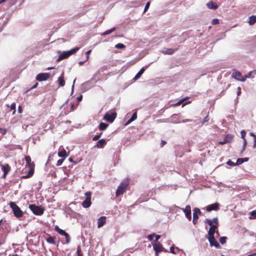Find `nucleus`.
Wrapping results in <instances>:
<instances>
[{
	"instance_id": "8fccbe9b",
	"label": "nucleus",
	"mask_w": 256,
	"mask_h": 256,
	"mask_svg": "<svg viewBox=\"0 0 256 256\" xmlns=\"http://www.w3.org/2000/svg\"><path fill=\"white\" fill-rule=\"evenodd\" d=\"M175 248L174 246H172L170 248V252L174 254H176V252H175Z\"/></svg>"
},
{
	"instance_id": "1a4fd4ad",
	"label": "nucleus",
	"mask_w": 256,
	"mask_h": 256,
	"mask_svg": "<svg viewBox=\"0 0 256 256\" xmlns=\"http://www.w3.org/2000/svg\"><path fill=\"white\" fill-rule=\"evenodd\" d=\"M153 248L155 251L156 256H158V254L162 251L163 246L160 242L152 243Z\"/></svg>"
},
{
	"instance_id": "4468645a",
	"label": "nucleus",
	"mask_w": 256,
	"mask_h": 256,
	"mask_svg": "<svg viewBox=\"0 0 256 256\" xmlns=\"http://www.w3.org/2000/svg\"><path fill=\"white\" fill-rule=\"evenodd\" d=\"M106 217L104 216H100L98 220V227L100 228L104 226L106 222Z\"/></svg>"
},
{
	"instance_id": "0e129e2a",
	"label": "nucleus",
	"mask_w": 256,
	"mask_h": 256,
	"mask_svg": "<svg viewBox=\"0 0 256 256\" xmlns=\"http://www.w3.org/2000/svg\"><path fill=\"white\" fill-rule=\"evenodd\" d=\"M238 92H237V94L238 95H240V94L241 92V88L240 87H238Z\"/></svg>"
},
{
	"instance_id": "f257e3e1",
	"label": "nucleus",
	"mask_w": 256,
	"mask_h": 256,
	"mask_svg": "<svg viewBox=\"0 0 256 256\" xmlns=\"http://www.w3.org/2000/svg\"><path fill=\"white\" fill-rule=\"evenodd\" d=\"M24 159L26 161V166L29 168V170L28 173L26 176H22L24 178H28L32 176L34 174V162H31V158L30 156H26L24 157Z\"/></svg>"
},
{
	"instance_id": "f8f14e48",
	"label": "nucleus",
	"mask_w": 256,
	"mask_h": 256,
	"mask_svg": "<svg viewBox=\"0 0 256 256\" xmlns=\"http://www.w3.org/2000/svg\"><path fill=\"white\" fill-rule=\"evenodd\" d=\"M182 210L185 214L186 217L189 220H190L192 219L190 206V205H187L184 208L182 209Z\"/></svg>"
},
{
	"instance_id": "aec40b11",
	"label": "nucleus",
	"mask_w": 256,
	"mask_h": 256,
	"mask_svg": "<svg viewBox=\"0 0 256 256\" xmlns=\"http://www.w3.org/2000/svg\"><path fill=\"white\" fill-rule=\"evenodd\" d=\"M70 56L68 53L67 51L63 52L60 55L58 58V61H60Z\"/></svg>"
},
{
	"instance_id": "2eb2a0df",
	"label": "nucleus",
	"mask_w": 256,
	"mask_h": 256,
	"mask_svg": "<svg viewBox=\"0 0 256 256\" xmlns=\"http://www.w3.org/2000/svg\"><path fill=\"white\" fill-rule=\"evenodd\" d=\"M106 140L104 139H101L96 142L95 146H96L98 148H102L104 147V146L106 145Z\"/></svg>"
},
{
	"instance_id": "f03ea898",
	"label": "nucleus",
	"mask_w": 256,
	"mask_h": 256,
	"mask_svg": "<svg viewBox=\"0 0 256 256\" xmlns=\"http://www.w3.org/2000/svg\"><path fill=\"white\" fill-rule=\"evenodd\" d=\"M10 208L12 209L14 216L17 218H20L23 216V212L20 207L13 202L9 203Z\"/></svg>"
},
{
	"instance_id": "0eeeda50",
	"label": "nucleus",
	"mask_w": 256,
	"mask_h": 256,
	"mask_svg": "<svg viewBox=\"0 0 256 256\" xmlns=\"http://www.w3.org/2000/svg\"><path fill=\"white\" fill-rule=\"evenodd\" d=\"M85 196H86V200L82 202V206L84 208H89L91 204V196L92 192H86L84 194Z\"/></svg>"
},
{
	"instance_id": "bf43d9fd",
	"label": "nucleus",
	"mask_w": 256,
	"mask_h": 256,
	"mask_svg": "<svg viewBox=\"0 0 256 256\" xmlns=\"http://www.w3.org/2000/svg\"><path fill=\"white\" fill-rule=\"evenodd\" d=\"M22 108L21 106H19L18 107V112L19 113H22Z\"/></svg>"
},
{
	"instance_id": "ddd939ff",
	"label": "nucleus",
	"mask_w": 256,
	"mask_h": 256,
	"mask_svg": "<svg viewBox=\"0 0 256 256\" xmlns=\"http://www.w3.org/2000/svg\"><path fill=\"white\" fill-rule=\"evenodd\" d=\"M206 208L208 212L218 210L220 209V204L218 203H214L209 204L206 207Z\"/></svg>"
},
{
	"instance_id": "79ce46f5",
	"label": "nucleus",
	"mask_w": 256,
	"mask_h": 256,
	"mask_svg": "<svg viewBox=\"0 0 256 256\" xmlns=\"http://www.w3.org/2000/svg\"><path fill=\"white\" fill-rule=\"evenodd\" d=\"M64 158H62V159L58 160L57 161V162L56 164V166H61L62 164V162H64Z\"/></svg>"
},
{
	"instance_id": "09e8293b",
	"label": "nucleus",
	"mask_w": 256,
	"mask_h": 256,
	"mask_svg": "<svg viewBox=\"0 0 256 256\" xmlns=\"http://www.w3.org/2000/svg\"><path fill=\"white\" fill-rule=\"evenodd\" d=\"M243 140H244V145H243L242 149V152L244 150L246 146V138L243 139Z\"/></svg>"
},
{
	"instance_id": "680f3d73",
	"label": "nucleus",
	"mask_w": 256,
	"mask_h": 256,
	"mask_svg": "<svg viewBox=\"0 0 256 256\" xmlns=\"http://www.w3.org/2000/svg\"><path fill=\"white\" fill-rule=\"evenodd\" d=\"M218 143H219L220 144H222H222H226L227 142L225 141L224 140L223 141L219 142Z\"/></svg>"
},
{
	"instance_id": "49530a36",
	"label": "nucleus",
	"mask_w": 256,
	"mask_h": 256,
	"mask_svg": "<svg viewBox=\"0 0 256 256\" xmlns=\"http://www.w3.org/2000/svg\"><path fill=\"white\" fill-rule=\"evenodd\" d=\"M150 2H147V3L146 4L144 8V12H146L148 10V8L150 7Z\"/></svg>"
},
{
	"instance_id": "c756f323",
	"label": "nucleus",
	"mask_w": 256,
	"mask_h": 256,
	"mask_svg": "<svg viewBox=\"0 0 256 256\" xmlns=\"http://www.w3.org/2000/svg\"><path fill=\"white\" fill-rule=\"evenodd\" d=\"M188 98V97H186L184 98H182V100H180L176 104H174V106H180L181 104H182L185 100H186Z\"/></svg>"
},
{
	"instance_id": "412c9836",
	"label": "nucleus",
	"mask_w": 256,
	"mask_h": 256,
	"mask_svg": "<svg viewBox=\"0 0 256 256\" xmlns=\"http://www.w3.org/2000/svg\"><path fill=\"white\" fill-rule=\"evenodd\" d=\"M234 135L231 134H228L225 136L224 140L227 143H230L232 141Z\"/></svg>"
},
{
	"instance_id": "052dcab7",
	"label": "nucleus",
	"mask_w": 256,
	"mask_h": 256,
	"mask_svg": "<svg viewBox=\"0 0 256 256\" xmlns=\"http://www.w3.org/2000/svg\"><path fill=\"white\" fill-rule=\"evenodd\" d=\"M250 134V136L254 137V142L256 143V136L252 132H251Z\"/></svg>"
},
{
	"instance_id": "69168bd1",
	"label": "nucleus",
	"mask_w": 256,
	"mask_h": 256,
	"mask_svg": "<svg viewBox=\"0 0 256 256\" xmlns=\"http://www.w3.org/2000/svg\"><path fill=\"white\" fill-rule=\"evenodd\" d=\"M38 86V83L36 82L32 87V88H35Z\"/></svg>"
},
{
	"instance_id": "5701e85b",
	"label": "nucleus",
	"mask_w": 256,
	"mask_h": 256,
	"mask_svg": "<svg viewBox=\"0 0 256 256\" xmlns=\"http://www.w3.org/2000/svg\"><path fill=\"white\" fill-rule=\"evenodd\" d=\"M108 126V124L101 122L98 126V128L100 130H104Z\"/></svg>"
},
{
	"instance_id": "4c0bfd02",
	"label": "nucleus",
	"mask_w": 256,
	"mask_h": 256,
	"mask_svg": "<svg viewBox=\"0 0 256 256\" xmlns=\"http://www.w3.org/2000/svg\"><path fill=\"white\" fill-rule=\"evenodd\" d=\"M65 236L66 240V242L67 244H68L70 240V235L68 233H66V234L64 235Z\"/></svg>"
},
{
	"instance_id": "7c9ffc66",
	"label": "nucleus",
	"mask_w": 256,
	"mask_h": 256,
	"mask_svg": "<svg viewBox=\"0 0 256 256\" xmlns=\"http://www.w3.org/2000/svg\"><path fill=\"white\" fill-rule=\"evenodd\" d=\"M116 30V28H113L110 30H107L105 32H104L102 34L103 36H106V35H108V34H110V33H112V32H113L114 31Z\"/></svg>"
},
{
	"instance_id": "603ef678",
	"label": "nucleus",
	"mask_w": 256,
	"mask_h": 256,
	"mask_svg": "<svg viewBox=\"0 0 256 256\" xmlns=\"http://www.w3.org/2000/svg\"><path fill=\"white\" fill-rule=\"evenodd\" d=\"M227 164L229 166H234L235 165H236V164H234V162H232V161H231L230 160H229L228 162H227Z\"/></svg>"
},
{
	"instance_id": "e433bc0d",
	"label": "nucleus",
	"mask_w": 256,
	"mask_h": 256,
	"mask_svg": "<svg viewBox=\"0 0 256 256\" xmlns=\"http://www.w3.org/2000/svg\"><path fill=\"white\" fill-rule=\"evenodd\" d=\"M193 214H202V212L198 208H194V213Z\"/></svg>"
},
{
	"instance_id": "a18cd8bd",
	"label": "nucleus",
	"mask_w": 256,
	"mask_h": 256,
	"mask_svg": "<svg viewBox=\"0 0 256 256\" xmlns=\"http://www.w3.org/2000/svg\"><path fill=\"white\" fill-rule=\"evenodd\" d=\"M154 236H155V234L154 233L152 234L148 235V238L150 241H151L152 240V239H153L154 237Z\"/></svg>"
},
{
	"instance_id": "cd10ccee",
	"label": "nucleus",
	"mask_w": 256,
	"mask_h": 256,
	"mask_svg": "<svg viewBox=\"0 0 256 256\" xmlns=\"http://www.w3.org/2000/svg\"><path fill=\"white\" fill-rule=\"evenodd\" d=\"M136 118H137V114H136V112H135L132 114L131 118L126 122V124H130V122H133L134 120H136Z\"/></svg>"
},
{
	"instance_id": "39448f33",
	"label": "nucleus",
	"mask_w": 256,
	"mask_h": 256,
	"mask_svg": "<svg viewBox=\"0 0 256 256\" xmlns=\"http://www.w3.org/2000/svg\"><path fill=\"white\" fill-rule=\"evenodd\" d=\"M117 114L116 112H106L104 116V119L106 120L112 122L116 118Z\"/></svg>"
},
{
	"instance_id": "6e6552de",
	"label": "nucleus",
	"mask_w": 256,
	"mask_h": 256,
	"mask_svg": "<svg viewBox=\"0 0 256 256\" xmlns=\"http://www.w3.org/2000/svg\"><path fill=\"white\" fill-rule=\"evenodd\" d=\"M232 77L238 81L244 82L246 80V78H244L242 74L236 70L232 71Z\"/></svg>"
},
{
	"instance_id": "a878e982",
	"label": "nucleus",
	"mask_w": 256,
	"mask_h": 256,
	"mask_svg": "<svg viewBox=\"0 0 256 256\" xmlns=\"http://www.w3.org/2000/svg\"><path fill=\"white\" fill-rule=\"evenodd\" d=\"M54 230L58 232L62 236H64L66 234V232L60 228H59V227L58 226H56L54 227Z\"/></svg>"
},
{
	"instance_id": "a211bd4d",
	"label": "nucleus",
	"mask_w": 256,
	"mask_h": 256,
	"mask_svg": "<svg viewBox=\"0 0 256 256\" xmlns=\"http://www.w3.org/2000/svg\"><path fill=\"white\" fill-rule=\"evenodd\" d=\"M178 48L176 49H172L166 48L164 50L162 51V53L164 54H173L175 51H176Z\"/></svg>"
},
{
	"instance_id": "ea45409f",
	"label": "nucleus",
	"mask_w": 256,
	"mask_h": 256,
	"mask_svg": "<svg viewBox=\"0 0 256 256\" xmlns=\"http://www.w3.org/2000/svg\"><path fill=\"white\" fill-rule=\"evenodd\" d=\"M250 216L252 217H250V218H256V210H253L252 212H250Z\"/></svg>"
},
{
	"instance_id": "393cba45",
	"label": "nucleus",
	"mask_w": 256,
	"mask_h": 256,
	"mask_svg": "<svg viewBox=\"0 0 256 256\" xmlns=\"http://www.w3.org/2000/svg\"><path fill=\"white\" fill-rule=\"evenodd\" d=\"M144 70H145L144 68H142L140 70L136 75V76L134 78V79L135 80L138 79L140 77V76L142 75V74L144 72Z\"/></svg>"
},
{
	"instance_id": "37998d69",
	"label": "nucleus",
	"mask_w": 256,
	"mask_h": 256,
	"mask_svg": "<svg viewBox=\"0 0 256 256\" xmlns=\"http://www.w3.org/2000/svg\"><path fill=\"white\" fill-rule=\"evenodd\" d=\"M244 162L243 159L242 158H239L237 160L236 165H240Z\"/></svg>"
},
{
	"instance_id": "6e6d98bb",
	"label": "nucleus",
	"mask_w": 256,
	"mask_h": 256,
	"mask_svg": "<svg viewBox=\"0 0 256 256\" xmlns=\"http://www.w3.org/2000/svg\"><path fill=\"white\" fill-rule=\"evenodd\" d=\"M70 106H71V110H74L76 108V106H74V103H70Z\"/></svg>"
},
{
	"instance_id": "338daca9",
	"label": "nucleus",
	"mask_w": 256,
	"mask_h": 256,
	"mask_svg": "<svg viewBox=\"0 0 256 256\" xmlns=\"http://www.w3.org/2000/svg\"><path fill=\"white\" fill-rule=\"evenodd\" d=\"M242 159H243L244 162L248 160V158H242Z\"/></svg>"
},
{
	"instance_id": "2f4dec72",
	"label": "nucleus",
	"mask_w": 256,
	"mask_h": 256,
	"mask_svg": "<svg viewBox=\"0 0 256 256\" xmlns=\"http://www.w3.org/2000/svg\"><path fill=\"white\" fill-rule=\"evenodd\" d=\"M252 74H256V70H252V71H250V72H249L248 74H247L244 76V78H246H246H250L252 76Z\"/></svg>"
},
{
	"instance_id": "dca6fc26",
	"label": "nucleus",
	"mask_w": 256,
	"mask_h": 256,
	"mask_svg": "<svg viewBox=\"0 0 256 256\" xmlns=\"http://www.w3.org/2000/svg\"><path fill=\"white\" fill-rule=\"evenodd\" d=\"M206 6L208 8L212 10H216L218 8V4L212 1H210L207 3Z\"/></svg>"
},
{
	"instance_id": "774afa93",
	"label": "nucleus",
	"mask_w": 256,
	"mask_h": 256,
	"mask_svg": "<svg viewBox=\"0 0 256 256\" xmlns=\"http://www.w3.org/2000/svg\"><path fill=\"white\" fill-rule=\"evenodd\" d=\"M84 62H78V64H79L80 65L82 66V64H84Z\"/></svg>"
},
{
	"instance_id": "c9c22d12",
	"label": "nucleus",
	"mask_w": 256,
	"mask_h": 256,
	"mask_svg": "<svg viewBox=\"0 0 256 256\" xmlns=\"http://www.w3.org/2000/svg\"><path fill=\"white\" fill-rule=\"evenodd\" d=\"M16 104L15 103H12L10 106V109L13 110L12 114H16Z\"/></svg>"
},
{
	"instance_id": "f3484780",
	"label": "nucleus",
	"mask_w": 256,
	"mask_h": 256,
	"mask_svg": "<svg viewBox=\"0 0 256 256\" xmlns=\"http://www.w3.org/2000/svg\"><path fill=\"white\" fill-rule=\"evenodd\" d=\"M58 82L60 86H64L65 85V80L63 73L58 78Z\"/></svg>"
},
{
	"instance_id": "6ab92c4d",
	"label": "nucleus",
	"mask_w": 256,
	"mask_h": 256,
	"mask_svg": "<svg viewBox=\"0 0 256 256\" xmlns=\"http://www.w3.org/2000/svg\"><path fill=\"white\" fill-rule=\"evenodd\" d=\"M56 237L48 236V237L46 238V240L49 244H56Z\"/></svg>"
},
{
	"instance_id": "473e14b6",
	"label": "nucleus",
	"mask_w": 256,
	"mask_h": 256,
	"mask_svg": "<svg viewBox=\"0 0 256 256\" xmlns=\"http://www.w3.org/2000/svg\"><path fill=\"white\" fill-rule=\"evenodd\" d=\"M198 216L197 214H193V220H192V222L194 223V224H196V223L197 222H198Z\"/></svg>"
},
{
	"instance_id": "5fc2aeb1",
	"label": "nucleus",
	"mask_w": 256,
	"mask_h": 256,
	"mask_svg": "<svg viewBox=\"0 0 256 256\" xmlns=\"http://www.w3.org/2000/svg\"><path fill=\"white\" fill-rule=\"evenodd\" d=\"M6 129L5 128H0V132L2 134V135H4L6 134Z\"/></svg>"
},
{
	"instance_id": "72a5a7b5",
	"label": "nucleus",
	"mask_w": 256,
	"mask_h": 256,
	"mask_svg": "<svg viewBox=\"0 0 256 256\" xmlns=\"http://www.w3.org/2000/svg\"><path fill=\"white\" fill-rule=\"evenodd\" d=\"M227 239V238L226 236H222L220 238V242L222 244H224L226 242V240Z\"/></svg>"
},
{
	"instance_id": "4be33fe9",
	"label": "nucleus",
	"mask_w": 256,
	"mask_h": 256,
	"mask_svg": "<svg viewBox=\"0 0 256 256\" xmlns=\"http://www.w3.org/2000/svg\"><path fill=\"white\" fill-rule=\"evenodd\" d=\"M2 170L5 174H7L10 171V167L8 164H5L2 166Z\"/></svg>"
},
{
	"instance_id": "de8ad7c7",
	"label": "nucleus",
	"mask_w": 256,
	"mask_h": 256,
	"mask_svg": "<svg viewBox=\"0 0 256 256\" xmlns=\"http://www.w3.org/2000/svg\"><path fill=\"white\" fill-rule=\"evenodd\" d=\"M219 24V20H218V19H217V18L213 19V20L212 21V24L213 25L217 24Z\"/></svg>"
},
{
	"instance_id": "bb28decb",
	"label": "nucleus",
	"mask_w": 256,
	"mask_h": 256,
	"mask_svg": "<svg viewBox=\"0 0 256 256\" xmlns=\"http://www.w3.org/2000/svg\"><path fill=\"white\" fill-rule=\"evenodd\" d=\"M58 156L60 157L64 158H63L64 159L68 155L66 154V152L64 149H63L62 150L58 152Z\"/></svg>"
},
{
	"instance_id": "7ed1b4c3",
	"label": "nucleus",
	"mask_w": 256,
	"mask_h": 256,
	"mask_svg": "<svg viewBox=\"0 0 256 256\" xmlns=\"http://www.w3.org/2000/svg\"><path fill=\"white\" fill-rule=\"evenodd\" d=\"M128 184L129 183L128 180H125L122 182L120 186H118L116 191V196H118L121 194H122L126 192Z\"/></svg>"
},
{
	"instance_id": "13d9d810",
	"label": "nucleus",
	"mask_w": 256,
	"mask_h": 256,
	"mask_svg": "<svg viewBox=\"0 0 256 256\" xmlns=\"http://www.w3.org/2000/svg\"><path fill=\"white\" fill-rule=\"evenodd\" d=\"M154 237H156V242H158V240L160 238V235L155 234Z\"/></svg>"
},
{
	"instance_id": "423d86ee",
	"label": "nucleus",
	"mask_w": 256,
	"mask_h": 256,
	"mask_svg": "<svg viewBox=\"0 0 256 256\" xmlns=\"http://www.w3.org/2000/svg\"><path fill=\"white\" fill-rule=\"evenodd\" d=\"M204 222L210 226L209 230L208 232V236H214V234L215 232L216 229L217 228V226L214 225L212 224V220L209 219H206Z\"/></svg>"
},
{
	"instance_id": "4d7b16f0",
	"label": "nucleus",
	"mask_w": 256,
	"mask_h": 256,
	"mask_svg": "<svg viewBox=\"0 0 256 256\" xmlns=\"http://www.w3.org/2000/svg\"><path fill=\"white\" fill-rule=\"evenodd\" d=\"M166 143V141H164V140H162L160 142V146L161 147L164 146L165 145Z\"/></svg>"
},
{
	"instance_id": "b1692460",
	"label": "nucleus",
	"mask_w": 256,
	"mask_h": 256,
	"mask_svg": "<svg viewBox=\"0 0 256 256\" xmlns=\"http://www.w3.org/2000/svg\"><path fill=\"white\" fill-rule=\"evenodd\" d=\"M255 23H256V16L253 15L250 16L248 24L250 25H253Z\"/></svg>"
},
{
	"instance_id": "c03bdc74",
	"label": "nucleus",
	"mask_w": 256,
	"mask_h": 256,
	"mask_svg": "<svg viewBox=\"0 0 256 256\" xmlns=\"http://www.w3.org/2000/svg\"><path fill=\"white\" fill-rule=\"evenodd\" d=\"M240 134H241L242 138L243 139H244L246 135V131L244 130H242L240 132Z\"/></svg>"
},
{
	"instance_id": "a19ab883",
	"label": "nucleus",
	"mask_w": 256,
	"mask_h": 256,
	"mask_svg": "<svg viewBox=\"0 0 256 256\" xmlns=\"http://www.w3.org/2000/svg\"><path fill=\"white\" fill-rule=\"evenodd\" d=\"M76 253L78 256H82V254L80 246L78 248Z\"/></svg>"
},
{
	"instance_id": "3c124183",
	"label": "nucleus",
	"mask_w": 256,
	"mask_h": 256,
	"mask_svg": "<svg viewBox=\"0 0 256 256\" xmlns=\"http://www.w3.org/2000/svg\"><path fill=\"white\" fill-rule=\"evenodd\" d=\"M92 50H88L86 54V61L88 60L89 58V54H90V53L91 52Z\"/></svg>"
},
{
	"instance_id": "9d476101",
	"label": "nucleus",
	"mask_w": 256,
	"mask_h": 256,
	"mask_svg": "<svg viewBox=\"0 0 256 256\" xmlns=\"http://www.w3.org/2000/svg\"><path fill=\"white\" fill-rule=\"evenodd\" d=\"M50 77L49 73H40L36 76V80L40 82L48 80Z\"/></svg>"
},
{
	"instance_id": "58836bf2",
	"label": "nucleus",
	"mask_w": 256,
	"mask_h": 256,
	"mask_svg": "<svg viewBox=\"0 0 256 256\" xmlns=\"http://www.w3.org/2000/svg\"><path fill=\"white\" fill-rule=\"evenodd\" d=\"M102 133L96 134L92 138V140L94 141H96V140H98L100 138V136H102Z\"/></svg>"
},
{
	"instance_id": "c85d7f7f",
	"label": "nucleus",
	"mask_w": 256,
	"mask_h": 256,
	"mask_svg": "<svg viewBox=\"0 0 256 256\" xmlns=\"http://www.w3.org/2000/svg\"><path fill=\"white\" fill-rule=\"evenodd\" d=\"M79 48H80L78 47H75L74 48L70 50H68L67 52L68 53V54L70 55V56L71 55L75 54L79 50Z\"/></svg>"
},
{
	"instance_id": "9b49d317",
	"label": "nucleus",
	"mask_w": 256,
	"mask_h": 256,
	"mask_svg": "<svg viewBox=\"0 0 256 256\" xmlns=\"http://www.w3.org/2000/svg\"><path fill=\"white\" fill-rule=\"evenodd\" d=\"M208 241L211 246H215L216 248H220V245L218 242L216 240L214 236H208Z\"/></svg>"
},
{
	"instance_id": "e2e57ef3",
	"label": "nucleus",
	"mask_w": 256,
	"mask_h": 256,
	"mask_svg": "<svg viewBox=\"0 0 256 256\" xmlns=\"http://www.w3.org/2000/svg\"><path fill=\"white\" fill-rule=\"evenodd\" d=\"M82 96L81 94L80 95V96H78V98H77V100L78 101H80L82 100Z\"/></svg>"
},
{
	"instance_id": "20e7f679",
	"label": "nucleus",
	"mask_w": 256,
	"mask_h": 256,
	"mask_svg": "<svg viewBox=\"0 0 256 256\" xmlns=\"http://www.w3.org/2000/svg\"><path fill=\"white\" fill-rule=\"evenodd\" d=\"M30 209L36 215L40 216L44 212V208L40 206H36L34 204H30Z\"/></svg>"
},
{
	"instance_id": "864d4df0",
	"label": "nucleus",
	"mask_w": 256,
	"mask_h": 256,
	"mask_svg": "<svg viewBox=\"0 0 256 256\" xmlns=\"http://www.w3.org/2000/svg\"><path fill=\"white\" fill-rule=\"evenodd\" d=\"M212 220H213L214 222L216 224V226H218V218H213Z\"/></svg>"
},
{
	"instance_id": "f704fd0d",
	"label": "nucleus",
	"mask_w": 256,
	"mask_h": 256,
	"mask_svg": "<svg viewBox=\"0 0 256 256\" xmlns=\"http://www.w3.org/2000/svg\"><path fill=\"white\" fill-rule=\"evenodd\" d=\"M115 47L118 48H125L126 46L121 43H118L115 46Z\"/></svg>"
}]
</instances>
